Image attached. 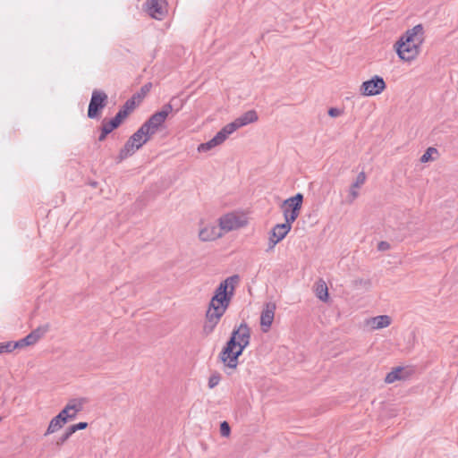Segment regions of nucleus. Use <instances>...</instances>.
Masks as SVG:
<instances>
[{"instance_id": "nucleus-29", "label": "nucleus", "mask_w": 458, "mask_h": 458, "mask_svg": "<svg viewBox=\"0 0 458 458\" xmlns=\"http://www.w3.org/2000/svg\"><path fill=\"white\" fill-rule=\"evenodd\" d=\"M72 435V431H70L69 428H67L65 432L58 438L56 444L63 445L64 442H66L71 437Z\"/></svg>"}, {"instance_id": "nucleus-38", "label": "nucleus", "mask_w": 458, "mask_h": 458, "mask_svg": "<svg viewBox=\"0 0 458 458\" xmlns=\"http://www.w3.org/2000/svg\"><path fill=\"white\" fill-rule=\"evenodd\" d=\"M108 134H109V132L107 131H106L103 127H101V133L98 136V140L103 141Z\"/></svg>"}, {"instance_id": "nucleus-16", "label": "nucleus", "mask_w": 458, "mask_h": 458, "mask_svg": "<svg viewBox=\"0 0 458 458\" xmlns=\"http://www.w3.org/2000/svg\"><path fill=\"white\" fill-rule=\"evenodd\" d=\"M292 225L290 224H277L276 225L269 233V236L276 239L278 242L282 241L287 233L290 232Z\"/></svg>"}, {"instance_id": "nucleus-7", "label": "nucleus", "mask_w": 458, "mask_h": 458, "mask_svg": "<svg viewBox=\"0 0 458 458\" xmlns=\"http://www.w3.org/2000/svg\"><path fill=\"white\" fill-rule=\"evenodd\" d=\"M108 97L106 92L99 89H94L88 107V117L98 119L100 116L102 109L106 106Z\"/></svg>"}, {"instance_id": "nucleus-19", "label": "nucleus", "mask_w": 458, "mask_h": 458, "mask_svg": "<svg viewBox=\"0 0 458 458\" xmlns=\"http://www.w3.org/2000/svg\"><path fill=\"white\" fill-rule=\"evenodd\" d=\"M391 324V318L387 315H380L372 318L371 327L374 329H381Z\"/></svg>"}, {"instance_id": "nucleus-17", "label": "nucleus", "mask_w": 458, "mask_h": 458, "mask_svg": "<svg viewBox=\"0 0 458 458\" xmlns=\"http://www.w3.org/2000/svg\"><path fill=\"white\" fill-rule=\"evenodd\" d=\"M365 181H366L365 173L364 172L359 173L356 177V180L352 184L350 191H349L350 202H352L354 199H357V197L359 196V192H358L357 189L361 187L365 183Z\"/></svg>"}, {"instance_id": "nucleus-11", "label": "nucleus", "mask_w": 458, "mask_h": 458, "mask_svg": "<svg viewBox=\"0 0 458 458\" xmlns=\"http://www.w3.org/2000/svg\"><path fill=\"white\" fill-rule=\"evenodd\" d=\"M259 117L255 110H250L240 117L236 118L232 123L225 125V129L228 131L230 134L233 133L236 130L245 125H248L251 123L258 121Z\"/></svg>"}, {"instance_id": "nucleus-22", "label": "nucleus", "mask_w": 458, "mask_h": 458, "mask_svg": "<svg viewBox=\"0 0 458 458\" xmlns=\"http://www.w3.org/2000/svg\"><path fill=\"white\" fill-rule=\"evenodd\" d=\"M49 330V324H44L38 327L36 329L32 330L31 333L35 335L37 340L38 341L41 337H43Z\"/></svg>"}, {"instance_id": "nucleus-20", "label": "nucleus", "mask_w": 458, "mask_h": 458, "mask_svg": "<svg viewBox=\"0 0 458 458\" xmlns=\"http://www.w3.org/2000/svg\"><path fill=\"white\" fill-rule=\"evenodd\" d=\"M66 422H64L61 417H59L58 415L55 416L49 422V425L47 427V429L45 433V436H47V435H50V434H53L56 431H58L59 429H61L63 428V426L65 424Z\"/></svg>"}, {"instance_id": "nucleus-31", "label": "nucleus", "mask_w": 458, "mask_h": 458, "mask_svg": "<svg viewBox=\"0 0 458 458\" xmlns=\"http://www.w3.org/2000/svg\"><path fill=\"white\" fill-rule=\"evenodd\" d=\"M134 106H135V102H134L133 98H130L125 102V104L121 108V110H126L127 115H128L130 114V112L132 111V109L134 108Z\"/></svg>"}, {"instance_id": "nucleus-33", "label": "nucleus", "mask_w": 458, "mask_h": 458, "mask_svg": "<svg viewBox=\"0 0 458 458\" xmlns=\"http://www.w3.org/2000/svg\"><path fill=\"white\" fill-rule=\"evenodd\" d=\"M13 352L11 342L0 343V353Z\"/></svg>"}, {"instance_id": "nucleus-39", "label": "nucleus", "mask_w": 458, "mask_h": 458, "mask_svg": "<svg viewBox=\"0 0 458 458\" xmlns=\"http://www.w3.org/2000/svg\"><path fill=\"white\" fill-rule=\"evenodd\" d=\"M152 85L151 83H147L145 85H143L140 89V91H141V94L142 95H145L147 92L149 91V89H151Z\"/></svg>"}, {"instance_id": "nucleus-10", "label": "nucleus", "mask_w": 458, "mask_h": 458, "mask_svg": "<svg viewBox=\"0 0 458 458\" xmlns=\"http://www.w3.org/2000/svg\"><path fill=\"white\" fill-rule=\"evenodd\" d=\"M247 224L244 217H242L234 213H227L219 218V226L221 231L230 232L241 227Z\"/></svg>"}, {"instance_id": "nucleus-13", "label": "nucleus", "mask_w": 458, "mask_h": 458, "mask_svg": "<svg viewBox=\"0 0 458 458\" xmlns=\"http://www.w3.org/2000/svg\"><path fill=\"white\" fill-rule=\"evenodd\" d=\"M231 134L228 132V131L224 126L219 131L216 132V134L208 141L205 143H201L198 146V151L199 152H207L213 148L221 145Z\"/></svg>"}, {"instance_id": "nucleus-30", "label": "nucleus", "mask_w": 458, "mask_h": 458, "mask_svg": "<svg viewBox=\"0 0 458 458\" xmlns=\"http://www.w3.org/2000/svg\"><path fill=\"white\" fill-rule=\"evenodd\" d=\"M231 428L229 424L226 421H223L220 424V433L223 437H228L230 434Z\"/></svg>"}, {"instance_id": "nucleus-25", "label": "nucleus", "mask_w": 458, "mask_h": 458, "mask_svg": "<svg viewBox=\"0 0 458 458\" xmlns=\"http://www.w3.org/2000/svg\"><path fill=\"white\" fill-rule=\"evenodd\" d=\"M101 127H103L106 131H107L109 133L112 132L114 130H115L116 128H118V124L115 123L114 121H113V119L109 120V121H106V119H104L102 121V125Z\"/></svg>"}, {"instance_id": "nucleus-28", "label": "nucleus", "mask_w": 458, "mask_h": 458, "mask_svg": "<svg viewBox=\"0 0 458 458\" xmlns=\"http://www.w3.org/2000/svg\"><path fill=\"white\" fill-rule=\"evenodd\" d=\"M88 427L87 422H79L77 424L71 425L69 428L70 431L74 434L78 430L85 429Z\"/></svg>"}, {"instance_id": "nucleus-14", "label": "nucleus", "mask_w": 458, "mask_h": 458, "mask_svg": "<svg viewBox=\"0 0 458 458\" xmlns=\"http://www.w3.org/2000/svg\"><path fill=\"white\" fill-rule=\"evenodd\" d=\"M276 304L273 302H267L264 306L260 315V326L262 331L267 333L274 321L275 318Z\"/></svg>"}, {"instance_id": "nucleus-35", "label": "nucleus", "mask_w": 458, "mask_h": 458, "mask_svg": "<svg viewBox=\"0 0 458 458\" xmlns=\"http://www.w3.org/2000/svg\"><path fill=\"white\" fill-rule=\"evenodd\" d=\"M11 345H12L13 351L17 348H21V347L27 346L25 344V343L23 342V338L19 341H16V342H11Z\"/></svg>"}, {"instance_id": "nucleus-6", "label": "nucleus", "mask_w": 458, "mask_h": 458, "mask_svg": "<svg viewBox=\"0 0 458 458\" xmlns=\"http://www.w3.org/2000/svg\"><path fill=\"white\" fill-rule=\"evenodd\" d=\"M303 201V195L297 193L284 201L283 212L286 224H292L297 219Z\"/></svg>"}, {"instance_id": "nucleus-4", "label": "nucleus", "mask_w": 458, "mask_h": 458, "mask_svg": "<svg viewBox=\"0 0 458 458\" xmlns=\"http://www.w3.org/2000/svg\"><path fill=\"white\" fill-rule=\"evenodd\" d=\"M151 136L148 135L140 126L125 142L124 146L120 149L118 154L119 160H124L132 156L144 144H146Z\"/></svg>"}, {"instance_id": "nucleus-3", "label": "nucleus", "mask_w": 458, "mask_h": 458, "mask_svg": "<svg viewBox=\"0 0 458 458\" xmlns=\"http://www.w3.org/2000/svg\"><path fill=\"white\" fill-rule=\"evenodd\" d=\"M424 41V30L421 24H418L407 30L394 44V49L400 59L411 62L420 54Z\"/></svg>"}, {"instance_id": "nucleus-34", "label": "nucleus", "mask_w": 458, "mask_h": 458, "mask_svg": "<svg viewBox=\"0 0 458 458\" xmlns=\"http://www.w3.org/2000/svg\"><path fill=\"white\" fill-rule=\"evenodd\" d=\"M342 114V110L336 107H331L328 110V114L331 117H337Z\"/></svg>"}, {"instance_id": "nucleus-37", "label": "nucleus", "mask_w": 458, "mask_h": 458, "mask_svg": "<svg viewBox=\"0 0 458 458\" xmlns=\"http://www.w3.org/2000/svg\"><path fill=\"white\" fill-rule=\"evenodd\" d=\"M278 243L276 239H273L271 236L268 238V248L267 251H269L275 248V246Z\"/></svg>"}, {"instance_id": "nucleus-9", "label": "nucleus", "mask_w": 458, "mask_h": 458, "mask_svg": "<svg viewBox=\"0 0 458 458\" xmlns=\"http://www.w3.org/2000/svg\"><path fill=\"white\" fill-rule=\"evenodd\" d=\"M86 398H75L68 402L63 410L57 414L64 422L76 418L77 413L82 411Z\"/></svg>"}, {"instance_id": "nucleus-36", "label": "nucleus", "mask_w": 458, "mask_h": 458, "mask_svg": "<svg viewBox=\"0 0 458 458\" xmlns=\"http://www.w3.org/2000/svg\"><path fill=\"white\" fill-rule=\"evenodd\" d=\"M378 250L384 251L390 249V244L387 242L382 241L377 245Z\"/></svg>"}, {"instance_id": "nucleus-32", "label": "nucleus", "mask_w": 458, "mask_h": 458, "mask_svg": "<svg viewBox=\"0 0 458 458\" xmlns=\"http://www.w3.org/2000/svg\"><path fill=\"white\" fill-rule=\"evenodd\" d=\"M23 342L25 343V344L27 346H29V345H32V344H36L38 342V340L35 337V335L30 332L29 335H27L23 338Z\"/></svg>"}, {"instance_id": "nucleus-21", "label": "nucleus", "mask_w": 458, "mask_h": 458, "mask_svg": "<svg viewBox=\"0 0 458 458\" xmlns=\"http://www.w3.org/2000/svg\"><path fill=\"white\" fill-rule=\"evenodd\" d=\"M402 368H396L391 372L387 373L385 381L388 384L394 383L395 380L401 378Z\"/></svg>"}, {"instance_id": "nucleus-27", "label": "nucleus", "mask_w": 458, "mask_h": 458, "mask_svg": "<svg viewBox=\"0 0 458 458\" xmlns=\"http://www.w3.org/2000/svg\"><path fill=\"white\" fill-rule=\"evenodd\" d=\"M127 117V111L126 110H119L113 119V121L115 122L118 126L122 123L123 120Z\"/></svg>"}, {"instance_id": "nucleus-2", "label": "nucleus", "mask_w": 458, "mask_h": 458, "mask_svg": "<svg viewBox=\"0 0 458 458\" xmlns=\"http://www.w3.org/2000/svg\"><path fill=\"white\" fill-rule=\"evenodd\" d=\"M250 329L247 323L242 322L235 327L225 346L219 354L222 362L230 369H236L238 359L244 349L250 344Z\"/></svg>"}, {"instance_id": "nucleus-12", "label": "nucleus", "mask_w": 458, "mask_h": 458, "mask_svg": "<svg viewBox=\"0 0 458 458\" xmlns=\"http://www.w3.org/2000/svg\"><path fill=\"white\" fill-rule=\"evenodd\" d=\"M165 0H148L146 2L147 13L156 20H162L166 13Z\"/></svg>"}, {"instance_id": "nucleus-5", "label": "nucleus", "mask_w": 458, "mask_h": 458, "mask_svg": "<svg viewBox=\"0 0 458 458\" xmlns=\"http://www.w3.org/2000/svg\"><path fill=\"white\" fill-rule=\"evenodd\" d=\"M173 110L174 106L172 104H165L162 109L151 114L149 118L141 124V127L152 137L162 127Z\"/></svg>"}, {"instance_id": "nucleus-8", "label": "nucleus", "mask_w": 458, "mask_h": 458, "mask_svg": "<svg viewBox=\"0 0 458 458\" xmlns=\"http://www.w3.org/2000/svg\"><path fill=\"white\" fill-rule=\"evenodd\" d=\"M386 85L379 75H374L370 80L365 81L360 86V93L363 96H376L384 91Z\"/></svg>"}, {"instance_id": "nucleus-18", "label": "nucleus", "mask_w": 458, "mask_h": 458, "mask_svg": "<svg viewBox=\"0 0 458 458\" xmlns=\"http://www.w3.org/2000/svg\"><path fill=\"white\" fill-rule=\"evenodd\" d=\"M316 296L322 301H327L329 298L328 288L327 284L323 280H319L316 283L315 289Z\"/></svg>"}, {"instance_id": "nucleus-26", "label": "nucleus", "mask_w": 458, "mask_h": 458, "mask_svg": "<svg viewBox=\"0 0 458 458\" xmlns=\"http://www.w3.org/2000/svg\"><path fill=\"white\" fill-rule=\"evenodd\" d=\"M220 379H221L220 374H218V373L212 374L208 378V387L214 388L215 386H216L219 384Z\"/></svg>"}, {"instance_id": "nucleus-1", "label": "nucleus", "mask_w": 458, "mask_h": 458, "mask_svg": "<svg viewBox=\"0 0 458 458\" xmlns=\"http://www.w3.org/2000/svg\"><path fill=\"white\" fill-rule=\"evenodd\" d=\"M238 281L239 276L237 275L229 276L222 281L215 290L206 313L207 324L204 327V330L207 333L214 330L220 318L225 313L234 294L235 284Z\"/></svg>"}, {"instance_id": "nucleus-15", "label": "nucleus", "mask_w": 458, "mask_h": 458, "mask_svg": "<svg viewBox=\"0 0 458 458\" xmlns=\"http://www.w3.org/2000/svg\"><path fill=\"white\" fill-rule=\"evenodd\" d=\"M222 236L220 226L215 225H208L203 227L199 233V237L202 242L215 241Z\"/></svg>"}, {"instance_id": "nucleus-24", "label": "nucleus", "mask_w": 458, "mask_h": 458, "mask_svg": "<svg viewBox=\"0 0 458 458\" xmlns=\"http://www.w3.org/2000/svg\"><path fill=\"white\" fill-rule=\"evenodd\" d=\"M433 153H437V150L436 148L429 147L428 148H427V150L424 152V154L420 157V162L427 163V162L432 160Z\"/></svg>"}, {"instance_id": "nucleus-23", "label": "nucleus", "mask_w": 458, "mask_h": 458, "mask_svg": "<svg viewBox=\"0 0 458 458\" xmlns=\"http://www.w3.org/2000/svg\"><path fill=\"white\" fill-rule=\"evenodd\" d=\"M187 99H179L177 97H173L168 104H172L174 106V110L175 113H178L182 109L184 105L186 104Z\"/></svg>"}]
</instances>
